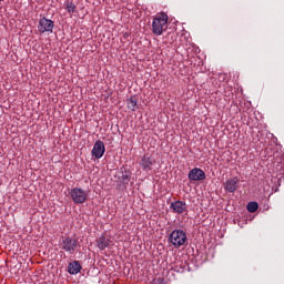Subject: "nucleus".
I'll list each match as a JSON object with an SVG mask.
<instances>
[{"label": "nucleus", "instance_id": "1", "mask_svg": "<svg viewBox=\"0 0 284 284\" xmlns=\"http://www.w3.org/2000/svg\"><path fill=\"white\" fill-rule=\"evenodd\" d=\"M168 30V16L162 12L156 14V17L152 21V32L155 37H161L163 32Z\"/></svg>", "mask_w": 284, "mask_h": 284}, {"label": "nucleus", "instance_id": "2", "mask_svg": "<svg viewBox=\"0 0 284 284\" xmlns=\"http://www.w3.org/2000/svg\"><path fill=\"white\" fill-rule=\"evenodd\" d=\"M169 241L174 247H183L187 241V234L183 230H174L169 236Z\"/></svg>", "mask_w": 284, "mask_h": 284}, {"label": "nucleus", "instance_id": "3", "mask_svg": "<svg viewBox=\"0 0 284 284\" xmlns=\"http://www.w3.org/2000/svg\"><path fill=\"white\" fill-rule=\"evenodd\" d=\"M78 245L79 242L77 241V239H72L70 236H63L60 243L61 250H63L68 254H74V252H77Z\"/></svg>", "mask_w": 284, "mask_h": 284}, {"label": "nucleus", "instance_id": "4", "mask_svg": "<svg viewBox=\"0 0 284 284\" xmlns=\"http://www.w3.org/2000/svg\"><path fill=\"white\" fill-rule=\"evenodd\" d=\"M73 203L81 204L88 201V193L83 189L74 187L70 192Z\"/></svg>", "mask_w": 284, "mask_h": 284}, {"label": "nucleus", "instance_id": "5", "mask_svg": "<svg viewBox=\"0 0 284 284\" xmlns=\"http://www.w3.org/2000/svg\"><path fill=\"white\" fill-rule=\"evenodd\" d=\"M52 30H54V21L47 18H41L39 20L38 31L40 34H44V32H52Z\"/></svg>", "mask_w": 284, "mask_h": 284}, {"label": "nucleus", "instance_id": "6", "mask_svg": "<svg viewBox=\"0 0 284 284\" xmlns=\"http://www.w3.org/2000/svg\"><path fill=\"white\" fill-rule=\"evenodd\" d=\"M92 156H94V159H102L103 155L105 154V144L103 143V141L98 140L95 141L93 149L91 151Z\"/></svg>", "mask_w": 284, "mask_h": 284}, {"label": "nucleus", "instance_id": "7", "mask_svg": "<svg viewBox=\"0 0 284 284\" xmlns=\"http://www.w3.org/2000/svg\"><path fill=\"white\" fill-rule=\"evenodd\" d=\"M239 183H241V180H239V178L229 179L224 184L225 192L234 194V192L239 190Z\"/></svg>", "mask_w": 284, "mask_h": 284}, {"label": "nucleus", "instance_id": "8", "mask_svg": "<svg viewBox=\"0 0 284 284\" xmlns=\"http://www.w3.org/2000/svg\"><path fill=\"white\" fill-rule=\"evenodd\" d=\"M170 210H172L174 214H183L184 212H187V204L178 200L171 203Z\"/></svg>", "mask_w": 284, "mask_h": 284}, {"label": "nucleus", "instance_id": "9", "mask_svg": "<svg viewBox=\"0 0 284 284\" xmlns=\"http://www.w3.org/2000/svg\"><path fill=\"white\" fill-rule=\"evenodd\" d=\"M190 181H205V171L200 168H194L189 172Z\"/></svg>", "mask_w": 284, "mask_h": 284}, {"label": "nucleus", "instance_id": "10", "mask_svg": "<svg viewBox=\"0 0 284 284\" xmlns=\"http://www.w3.org/2000/svg\"><path fill=\"white\" fill-rule=\"evenodd\" d=\"M154 163H156L154 161V159L150 158V156H143L141 160V168L143 169L144 172H150V170H152Z\"/></svg>", "mask_w": 284, "mask_h": 284}, {"label": "nucleus", "instance_id": "11", "mask_svg": "<svg viewBox=\"0 0 284 284\" xmlns=\"http://www.w3.org/2000/svg\"><path fill=\"white\" fill-rule=\"evenodd\" d=\"M81 270H82V266H81V263L79 261L70 262L69 265H68V272L71 275L79 274V272H81Z\"/></svg>", "mask_w": 284, "mask_h": 284}, {"label": "nucleus", "instance_id": "12", "mask_svg": "<svg viewBox=\"0 0 284 284\" xmlns=\"http://www.w3.org/2000/svg\"><path fill=\"white\" fill-rule=\"evenodd\" d=\"M97 245H98L99 250L103 251V250H105V247L110 246V239L101 235L98 239V244Z\"/></svg>", "mask_w": 284, "mask_h": 284}, {"label": "nucleus", "instance_id": "13", "mask_svg": "<svg viewBox=\"0 0 284 284\" xmlns=\"http://www.w3.org/2000/svg\"><path fill=\"white\" fill-rule=\"evenodd\" d=\"M126 103H128V108H129V110H131L132 112H136V110H138V103H139V100H136V97H131L128 101H126Z\"/></svg>", "mask_w": 284, "mask_h": 284}, {"label": "nucleus", "instance_id": "14", "mask_svg": "<svg viewBox=\"0 0 284 284\" xmlns=\"http://www.w3.org/2000/svg\"><path fill=\"white\" fill-rule=\"evenodd\" d=\"M65 10L69 14H74V12H77V4H74L72 1H67Z\"/></svg>", "mask_w": 284, "mask_h": 284}, {"label": "nucleus", "instance_id": "15", "mask_svg": "<svg viewBox=\"0 0 284 284\" xmlns=\"http://www.w3.org/2000/svg\"><path fill=\"white\" fill-rule=\"evenodd\" d=\"M247 212L251 214H254L258 210V203L257 202H248L246 205Z\"/></svg>", "mask_w": 284, "mask_h": 284}, {"label": "nucleus", "instance_id": "16", "mask_svg": "<svg viewBox=\"0 0 284 284\" xmlns=\"http://www.w3.org/2000/svg\"><path fill=\"white\" fill-rule=\"evenodd\" d=\"M121 179H122V182H123L125 185H128V184L130 183V174H128V172L122 173Z\"/></svg>", "mask_w": 284, "mask_h": 284}, {"label": "nucleus", "instance_id": "17", "mask_svg": "<svg viewBox=\"0 0 284 284\" xmlns=\"http://www.w3.org/2000/svg\"><path fill=\"white\" fill-rule=\"evenodd\" d=\"M158 282H159L160 284H163V280H162V278H159Z\"/></svg>", "mask_w": 284, "mask_h": 284}, {"label": "nucleus", "instance_id": "18", "mask_svg": "<svg viewBox=\"0 0 284 284\" xmlns=\"http://www.w3.org/2000/svg\"><path fill=\"white\" fill-rule=\"evenodd\" d=\"M0 1H3V0H0Z\"/></svg>", "mask_w": 284, "mask_h": 284}]
</instances>
